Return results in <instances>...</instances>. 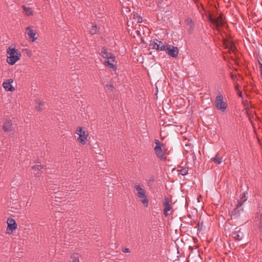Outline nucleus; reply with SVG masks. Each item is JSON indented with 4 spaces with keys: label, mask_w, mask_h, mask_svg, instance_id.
Wrapping results in <instances>:
<instances>
[{
    "label": "nucleus",
    "mask_w": 262,
    "mask_h": 262,
    "mask_svg": "<svg viewBox=\"0 0 262 262\" xmlns=\"http://www.w3.org/2000/svg\"><path fill=\"white\" fill-rule=\"evenodd\" d=\"M211 160L213 161L215 163L220 164L223 161V157L219 156V154H217L215 157L211 158Z\"/></svg>",
    "instance_id": "412c9836"
},
{
    "label": "nucleus",
    "mask_w": 262,
    "mask_h": 262,
    "mask_svg": "<svg viewBox=\"0 0 262 262\" xmlns=\"http://www.w3.org/2000/svg\"><path fill=\"white\" fill-rule=\"evenodd\" d=\"M44 105V102L43 101H39L38 103V105L36 106L35 108L36 110L40 112L42 110V106Z\"/></svg>",
    "instance_id": "cd10ccee"
},
{
    "label": "nucleus",
    "mask_w": 262,
    "mask_h": 262,
    "mask_svg": "<svg viewBox=\"0 0 262 262\" xmlns=\"http://www.w3.org/2000/svg\"><path fill=\"white\" fill-rule=\"evenodd\" d=\"M155 143L156 144L155 147H154V149H158L159 148H162L163 147L164 144L160 142V141L158 139L155 140Z\"/></svg>",
    "instance_id": "393cba45"
},
{
    "label": "nucleus",
    "mask_w": 262,
    "mask_h": 262,
    "mask_svg": "<svg viewBox=\"0 0 262 262\" xmlns=\"http://www.w3.org/2000/svg\"><path fill=\"white\" fill-rule=\"evenodd\" d=\"M75 133L79 136L77 141L82 145L85 144L88 137L87 132L84 130L82 127L79 126L76 128Z\"/></svg>",
    "instance_id": "20e7f679"
},
{
    "label": "nucleus",
    "mask_w": 262,
    "mask_h": 262,
    "mask_svg": "<svg viewBox=\"0 0 262 262\" xmlns=\"http://www.w3.org/2000/svg\"><path fill=\"white\" fill-rule=\"evenodd\" d=\"M166 45L165 43L157 39L151 40L149 43V47L152 49H156L158 51H164Z\"/></svg>",
    "instance_id": "39448f33"
},
{
    "label": "nucleus",
    "mask_w": 262,
    "mask_h": 262,
    "mask_svg": "<svg viewBox=\"0 0 262 262\" xmlns=\"http://www.w3.org/2000/svg\"><path fill=\"white\" fill-rule=\"evenodd\" d=\"M235 90L236 91V92L237 91V90H239L238 89V84H237V85H236L235 86Z\"/></svg>",
    "instance_id": "7c9ffc66"
},
{
    "label": "nucleus",
    "mask_w": 262,
    "mask_h": 262,
    "mask_svg": "<svg viewBox=\"0 0 262 262\" xmlns=\"http://www.w3.org/2000/svg\"><path fill=\"white\" fill-rule=\"evenodd\" d=\"M43 166L41 165H35L32 166L33 173L35 176H38L39 174V171L41 170Z\"/></svg>",
    "instance_id": "6ab92c4d"
},
{
    "label": "nucleus",
    "mask_w": 262,
    "mask_h": 262,
    "mask_svg": "<svg viewBox=\"0 0 262 262\" xmlns=\"http://www.w3.org/2000/svg\"><path fill=\"white\" fill-rule=\"evenodd\" d=\"M114 62L111 61V60L106 59V60L104 62V65L108 67L109 69H116V67L115 65L113 63Z\"/></svg>",
    "instance_id": "4be33fe9"
},
{
    "label": "nucleus",
    "mask_w": 262,
    "mask_h": 262,
    "mask_svg": "<svg viewBox=\"0 0 262 262\" xmlns=\"http://www.w3.org/2000/svg\"><path fill=\"white\" fill-rule=\"evenodd\" d=\"M122 251L124 253H129L130 252V250L129 249L127 248H124L122 249Z\"/></svg>",
    "instance_id": "c85d7f7f"
},
{
    "label": "nucleus",
    "mask_w": 262,
    "mask_h": 262,
    "mask_svg": "<svg viewBox=\"0 0 262 262\" xmlns=\"http://www.w3.org/2000/svg\"><path fill=\"white\" fill-rule=\"evenodd\" d=\"M58 193L57 192H55V198H58Z\"/></svg>",
    "instance_id": "473e14b6"
},
{
    "label": "nucleus",
    "mask_w": 262,
    "mask_h": 262,
    "mask_svg": "<svg viewBox=\"0 0 262 262\" xmlns=\"http://www.w3.org/2000/svg\"><path fill=\"white\" fill-rule=\"evenodd\" d=\"M209 20L216 28L223 25V20L221 15H220L216 18H214L211 16L209 17Z\"/></svg>",
    "instance_id": "9b49d317"
},
{
    "label": "nucleus",
    "mask_w": 262,
    "mask_h": 262,
    "mask_svg": "<svg viewBox=\"0 0 262 262\" xmlns=\"http://www.w3.org/2000/svg\"><path fill=\"white\" fill-rule=\"evenodd\" d=\"M3 129L5 132H11L14 129V125L11 120H6L3 123Z\"/></svg>",
    "instance_id": "ddd939ff"
},
{
    "label": "nucleus",
    "mask_w": 262,
    "mask_h": 262,
    "mask_svg": "<svg viewBox=\"0 0 262 262\" xmlns=\"http://www.w3.org/2000/svg\"><path fill=\"white\" fill-rule=\"evenodd\" d=\"M79 255L78 253H74L71 256L72 262H79Z\"/></svg>",
    "instance_id": "b1692460"
},
{
    "label": "nucleus",
    "mask_w": 262,
    "mask_h": 262,
    "mask_svg": "<svg viewBox=\"0 0 262 262\" xmlns=\"http://www.w3.org/2000/svg\"><path fill=\"white\" fill-rule=\"evenodd\" d=\"M133 18L137 23H141L142 21V18L138 14H134Z\"/></svg>",
    "instance_id": "a878e982"
},
{
    "label": "nucleus",
    "mask_w": 262,
    "mask_h": 262,
    "mask_svg": "<svg viewBox=\"0 0 262 262\" xmlns=\"http://www.w3.org/2000/svg\"><path fill=\"white\" fill-rule=\"evenodd\" d=\"M230 77H231V78L232 79H234V77H235V76H234V75H233L232 73H231V74H230Z\"/></svg>",
    "instance_id": "2f4dec72"
},
{
    "label": "nucleus",
    "mask_w": 262,
    "mask_h": 262,
    "mask_svg": "<svg viewBox=\"0 0 262 262\" xmlns=\"http://www.w3.org/2000/svg\"><path fill=\"white\" fill-rule=\"evenodd\" d=\"M237 94L238 96L239 97L242 98V97H243L242 93V92H241L240 90H237Z\"/></svg>",
    "instance_id": "c756f323"
},
{
    "label": "nucleus",
    "mask_w": 262,
    "mask_h": 262,
    "mask_svg": "<svg viewBox=\"0 0 262 262\" xmlns=\"http://www.w3.org/2000/svg\"><path fill=\"white\" fill-rule=\"evenodd\" d=\"M247 192H245L241 194L239 196V199L237 201V204L243 206L244 203L247 200Z\"/></svg>",
    "instance_id": "a211bd4d"
},
{
    "label": "nucleus",
    "mask_w": 262,
    "mask_h": 262,
    "mask_svg": "<svg viewBox=\"0 0 262 262\" xmlns=\"http://www.w3.org/2000/svg\"><path fill=\"white\" fill-rule=\"evenodd\" d=\"M166 53L172 57L176 58L179 54L178 48L177 47L166 45L165 50Z\"/></svg>",
    "instance_id": "423d86ee"
},
{
    "label": "nucleus",
    "mask_w": 262,
    "mask_h": 262,
    "mask_svg": "<svg viewBox=\"0 0 262 262\" xmlns=\"http://www.w3.org/2000/svg\"><path fill=\"white\" fill-rule=\"evenodd\" d=\"M26 33L31 41L33 42L37 39V37H36V32L33 30L32 27L28 26L26 28Z\"/></svg>",
    "instance_id": "f8f14e48"
},
{
    "label": "nucleus",
    "mask_w": 262,
    "mask_h": 262,
    "mask_svg": "<svg viewBox=\"0 0 262 262\" xmlns=\"http://www.w3.org/2000/svg\"><path fill=\"white\" fill-rule=\"evenodd\" d=\"M164 206V214L165 216H167L168 214L167 213L168 211H170L171 209V206L169 204V199L167 198H165L164 199V202L163 203Z\"/></svg>",
    "instance_id": "dca6fc26"
},
{
    "label": "nucleus",
    "mask_w": 262,
    "mask_h": 262,
    "mask_svg": "<svg viewBox=\"0 0 262 262\" xmlns=\"http://www.w3.org/2000/svg\"><path fill=\"white\" fill-rule=\"evenodd\" d=\"M214 104L216 108L220 110L221 112L226 111L227 104L225 101H224L223 96L222 94H219L214 100Z\"/></svg>",
    "instance_id": "f03ea898"
},
{
    "label": "nucleus",
    "mask_w": 262,
    "mask_h": 262,
    "mask_svg": "<svg viewBox=\"0 0 262 262\" xmlns=\"http://www.w3.org/2000/svg\"><path fill=\"white\" fill-rule=\"evenodd\" d=\"M178 171L182 176H185L188 173V169L187 168H183L179 169Z\"/></svg>",
    "instance_id": "bb28decb"
},
{
    "label": "nucleus",
    "mask_w": 262,
    "mask_h": 262,
    "mask_svg": "<svg viewBox=\"0 0 262 262\" xmlns=\"http://www.w3.org/2000/svg\"><path fill=\"white\" fill-rule=\"evenodd\" d=\"M108 88L109 89H111V90H113V86L110 85L108 86Z\"/></svg>",
    "instance_id": "72a5a7b5"
},
{
    "label": "nucleus",
    "mask_w": 262,
    "mask_h": 262,
    "mask_svg": "<svg viewBox=\"0 0 262 262\" xmlns=\"http://www.w3.org/2000/svg\"><path fill=\"white\" fill-rule=\"evenodd\" d=\"M100 55L105 59L111 60L113 62L115 61V55L111 53L107 52L106 49L104 47L101 49Z\"/></svg>",
    "instance_id": "6e6552de"
},
{
    "label": "nucleus",
    "mask_w": 262,
    "mask_h": 262,
    "mask_svg": "<svg viewBox=\"0 0 262 262\" xmlns=\"http://www.w3.org/2000/svg\"><path fill=\"white\" fill-rule=\"evenodd\" d=\"M185 23L187 26L188 31L189 34H191L194 30V24L190 18H187L185 19Z\"/></svg>",
    "instance_id": "f3484780"
},
{
    "label": "nucleus",
    "mask_w": 262,
    "mask_h": 262,
    "mask_svg": "<svg viewBox=\"0 0 262 262\" xmlns=\"http://www.w3.org/2000/svg\"><path fill=\"white\" fill-rule=\"evenodd\" d=\"M231 235L235 240L241 241L243 238L244 234L241 228L236 227L235 231L232 232Z\"/></svg>",
    "instance_id": "9d476101"
},
{
    "label": "nucleus",
    "mask_w": 262,
    "mask_h": 262,
    "mask_svg": "<svg viewBox=\"0 0 262 262\" xmlns=\"http://www.w3.org/2000/svg\"><path fill=\"white\" fill-rule=\"evenodd\" d=\"M137 33L138 34H139V31H137Z\"/></svg>",
    "instance_id": "f704fd0d"
},
{
    "label": "nucleus",
    "mask_w": 262,
    "mask_h": 262,
    "mask_svg": "<svg viewBox=\"0 0 262 262\" xmlns=\"http://www.w3.org/2000/svg\"><path fill=\"white\" fill-rule=\"evenodd\" d=\"M154 151L156 156L161 160L164 161L166 160V157L165 156L163 147L154 149Z\"/></svg>",
    "instance_id": "4468645a"
},
{
    "label": "nucleus",
    "mask_w": 262,
    "mask_h": 262,
    "mask_svg": "<svg viewBox=\"0 0 262 262\" xmlns=\"http://www.w3.org/2000/svg\"><path fill=\"white\" fill-rule=\"evenodd\" d=\"M260 66H261V68H262V64H260Z\"/></svg>",
    "instance_id": "c9c22d12"
},
{
    "label": "nucleus",
    "mask_w": 262,
    "mask_h": 262,
    "mask_svg": "<svg viewBox=\"0 0 262 262\" xmlns=\"http://www.w3.org/2000/svg\"><path fill=\"white\" fill-rule=\"evenodd\" d=\"M236 207L231 211V217L235 219L238 217L244 211V207L238 204H235Z\"/></svg>",
    "instance_id": "0eeeda50"
},
{
    "label": "nucleus",
    "mask_w": 262,
    "mask_h": 262,
    "mask_svg": "<svg viewBox=\"0 0 262 262\" xmlns=\"http://www.w3.org/2000/svg\"><path fill=\"white\" fill-rule=\"evenodd\" d=\"M7 62L10 65H14L21 57V53L18 50L13 47H9L7 49Z\"/></svg>",
    "instance_id": "f257e3e1"
},
{
    "label": "nucleus",
    "mask_w": 262,
    "mask_h": 262,
    "mask_svg": "<svg viewBox=\"0 0 262 262\" xmlns=\"http://www.w3.org/2000/svg\"><path fill=\"white\" fill-rule=\"evenodd\" d=\"M12 82V79H8L6 81L4 82L3 86L6 91L13 92L14 91L15 89L11 84Z\"/></svg>",
    "instance_id": "2eb2a0df"
},
{
    "label": "nucleus",
    "mask_w": 262,
    "mask_h": 262,
    "mask_svg": "<svg viewBox=\"0 0 262 262\" xmlns=\"http://www.w3.org/2000/svg\"><path fill=\"white\" fill-rule=\"evenodd\" d=\"M100 29L97 25H92L89 33L91 35L97 34L99 32Z\"/></svg>",
    "instance_id": "aec40b11"
},
{
    "label": "nucleus",
    "mask_w": 262,
    "mask_h": 262,
    "mask_svg": "<svg viewBox=\"0 0 262 262\" xmlns=\"http://www.w3.org/2000/svg\"><path fill=\"white\" fill-rule=\"evenodd\" d=\"M7 223L8 224L7 228V233H11L17 228V224L15 221L13 219H8Z\"/></svg>",
    "instance_id": "1a4fd4ad"
},
{
    "label": "nucleus",
    "mask_w": 262,
    "mask_h": 262,
    "mask_svg": "<svg viewBox=\"0 0 262 262\" xmlns=\"http://www.w3.org/2000/svg\"><path fill=\"white\" fill-rule=\"evenodd\" d=\"M22 8H23L24 12L25 13V14L26 15L29 16V15H32V11L30 8L27 7L25 6H23Z\"/></svg>",
    "instance_id": "5701e85b"
},
{
    "label": "nucleus",
    "mask_w": 262,
    "mask_h": 262,
    "mask_svg": "<svg viewBox=\"0 0 262 262\" xmlns=\"http://www.w3.org/2000/svg\"><path fill=\"white\" fill-rule=\"evenodd\" d=\"M137 191V196L142 202L145 207H147L148 205V200L146 196L145 191L139 185H135L134 186Z\"/></svg>",
    "instance_id": "7ed1b4c3"
}]
</instances>
